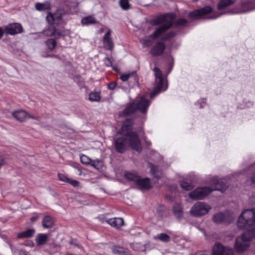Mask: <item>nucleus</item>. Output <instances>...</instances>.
<instances>
[{"label":"nucleus","mask_w":255,"mask_h":255,"mask_svg":"<svg viewBox=\"0 0 255 255\" xmlns=\"http://www.w3.org/2000/svg\"><path fill=\"white\" fill-rule=\"evenodd\" d=\"M68 183L70 184L74 187H77L79 185V182L78 181L70 178H69Z\"/></svg>","instance_id":"nucleus-41"},{"label":"nucleus","mask_w":255,"mask_h":255,"mask_svg":"<svg viewBox=\"0 0 255 255\" xmlns=\"http://www.w3.org/2000/svg\"><path fill=\"white\" fill-rule=\"evenodd\" d=\"M131 127L130 126H127V125H126L125 124L124 125V126L122 127V132H124V130H127V129H129V128H130Z\"/></svg>","instance_id":"nucleus-47"},{"label":"nucleus","mask_w":255,"mask_h":255,"mask_svg":"<svg viewBox=\"0 0 255 255\" xmlns=\"http://www.w3.org/2000/svg\"><path fill=\"white\" fill-rule=\"evenodd\" d=\"M180 185L181 188L185 190L189 191L193 188V186L190 182L184 180L180 181Z\"/></svg>","instance_id":"nucleus-34"},{"label":"nucleus","mask_w":255,"mask_h":255,"mask_svg":"<svg viewBox=\"0 0 255 255\" xmlns=\"http://www.w3.org/2000/svg\"><path fill=\"white\" fill-rule=\"evenodd\" d=\"M225 219V216L222 213H217L213 217V221L217 224L223 222Z\"/></svg>","instance_id":"nucleus-31"},{"label":"nucleus","mask_w":255,"mask_h":255,"mask_svg":"<svg viewBox=\"0 0 255 255\" xmlns=\"http://www.w3.org/2000/svg\"><path fill=\"white\" fill-rule=\"evenodd\" d=\"M103 31H104V29H103V28H101V29H100V33H102V32H103Z\"/></svg>","instance_id":"nucleus-55"},{"label":"nucleus","mask_w":255,"mask_h":255,"mask_svg":"<svg viewBox=\"0 0 255 255\" xmlns=\"http://www.w3.org/2000/svg\"><path fill=\"white\" fill-rule=\"evenodd\" d=\"M19 255H28L27 253L23 250H20L18 251Z\"/></svg>","instance_id":"nucleus-49"},{"label":"nucleus","mask_w":255,"mask_h":255,"mask_svg":"<svg viewBox=\"0 0 255 255\" xmlns=\"http://www.w3.org/2000/svg\"><path fill=\"white\" fill-rule=\"evenodd\" d=\"M135 184L140 189L148 190L151 187L150 179L148 178H140L139 177Z\"/></svg>","instance_id":"nucleus-16"},{"label":"nucleus","mask_w":255,"mask_h":255,"mask_svg":"<svg viewBox=\"0 0 255 255\" xmlns=\"http://www.w3.org/2000/svg\"><path fill=\"white\" fill-rule=\"evenodd\" d=\"M210 184L212 185V188L209 187H200L191 192L189 194L190 198L193 200H201L213 191L217 190L224 192L228 187L226 183L222 180H218L216 177L213 178Z\"/></svg>","instance_id":"nucleus-3"},{"label":"nucleus","mask_w":255,"mask_h":255,"mask_svg":"<svg viewBox=\"0 0 255 255\" xmlns=\"http://www.w3.org/2000/svg\"><path fill=\"white\" fill-rule=\"evenodd\" d=\"M27 119H34V120H39V118L38 117H35V116H31V115H30L29 114H28V115Z\"/></svg>","instance_id":"nucleus-48"},{"label":"nucleus","mask_w":255,"mask_h":255,"mask_svg":"<svg viewBox=\"0 0 255 255\" xmlns=\"http://www.w3.org/2000/svg\"><path fill=\"white\" fill-rule=\"evenodd\" d=\"M111 250L114 254L119 255H127L128 254L127 249L119 246H114L112 247Z\"/></svg>","instance_id":"nucleus-23"},{"label":"nucleus","mask_w":255,"mask_h":255,"mask_svg":"<svg viewBox=\"0 0 255 255\" xmlns=\"http://www.w3.org/2000/svg\"><path fill=\"white\" fill-rule=\"evenodd\" d=\"M249 202L251 204L255 205V192L250 197Z\"/></svg>","instance_id":"nucleus-44"},{"label":"nucleus","mask_w":255,"mask_h":255,"mask_svg":"<svg viewBox=\"0 0 255 255\" xmlns=\"http://www.w3.org/2000/svg\"><path fill=\"white\" fill-rule=\"evenodd\" d=\"M210 206L203 202H198L191 208L190 213L195 217H200L207 214L211 210Z\"/></svg>","instance_id":"nucleus-8"},{"label":"nucleus","mask_w":255,"mask_h":255,"mask_svg":"<svg viewBox=\"0 0 255 255\" xmlns=\"http://www.w3.org/2000/svg\"><path fill=\"white\" fill-rule=\"evenodd\" d=\"M125 177L128 180L133 181L136 184L139 176L136 172H127L125 173Z\"/></svg>","instance_id":"nucleus-27"},{"label":"nucleus","mask_w":255,"mask_h":255,"mask_svg":"<svg viewBox=\"0 0 255 255\" xmlns=\"http://www.w3.org/2000/svg\"><path fill=\"white\" fill-rule=\"evenodd\" d=\"M212 11L211 7L208 6H205L200 9H197L193 11L190 12L189 14V16L191 18H204L209 19H215L220 15H222L223 13H220L219 14L214 13L212 16L208 17L207 15Z\"/></svg>","instance_id":"nucleus-6"},{"label":"nucleus","mask_w":255,"mask_h":255,"mask_svg":"<svg viewBox=\"0 0 255 255\" xmlns=\"http://www.w3.org/2000/svg\"><path fill=\"white\" fill-rule=\"evenodd\" d=\"M89 100L91 102H99L101 100V93L93 91L89 94Z\"/></svg>","instance_id":"nucleus-28"},{"label":"nucleus","mask_w":255,"mask_h":255,"mask_svg":"<svg viewBox=\"0 0 255 255\" xmlns=\"http://www.w3.org/2000/svg\"><path fill=\"white\" fill-rule=\"evenodd\" d=\"M90 165L93 167L94 168L99 170L103 166V162L101 160L97 159V160H91V162Z\"/></svg>","instance_id":"nucleus-33"},{"label":"nucleus","mask_w":255,"mask_h":255,"mask_svg":"<svg viewBox=\"0 0 255 255\" xmlns=\"http://www.w3.org/2000/svg\"><path fill=\"white\" fill-rule=\"evenodd\" d=\"M127 144L138 152L141 151L140 141L138 135L134 132L128 131L125 135L117 138L114 141L116 150L120 153H123L125 151Z\"/></svg>","instance_id":"nucleus-2"},{"label":"nucleus","mask_w":255,"mask_h":255,"mask_svg":"<svg viewBox=\"0 0 255 255\" xmlns=\"http://www.w3.org/2000/svg\"><path fill=\"white\" fill-rule=\"evenodd\" d=\"M66 15V11L63 9H57L54 13H48L46 19L50 24H61Z\"/></svg>","instance_id":"nucleus-10"},{"label":"nucleus","mask_w":255,"mask_h":255,"mask_svg":"<svg viewBox=\"0 0 255 255\" xmlns=\"http://www.w3.org/2000/svg\"><path fill=\"white\" fill-rule=\"evenodd\" d=\"M130 76V74H123L121 76V79L123 81H128V79L129 78Z\"/></svg>","instance_id":"nucleus-43"},{"label":"nucleus","mask_w":255,"mask_h":255,"mask_svg":"<svg viewBox=\"0 0 255 255\" xmlns=\"http://www.w3.org/2000/svg\"><path fill=\"white\" fill-rule=\"evenodd\" d=\"M238 228L241 230L252 227L243 234L251 242L255 239V208L246 209L239 216L237 222Z\"/></svg>","instance_id":"nucleus-1"},{"label":"nucleus","mask_w":255,"mask_h":255,"mask_svg":"<svg viewBox=\"0 0 255 255\" xmlns=\"http://www.w3.org/2000/svg\"><path fill=\"white\" fill-rule=\"evenodd\" d=\"M251 241L242 234L236 239L234 248L235 251L240 254L246 252L250 247Z\"/></svg>","instance_id":"nucleus-9"},{"label":"nucleus","mask_w":255,"mask_h":255,"mask_svg":"<svg viewBox=\"0 0 255 255\" xmlns=\"http://www.w3.org/2000/svg\"><path fill=\"white\" fill-rule=\"evenodd\" d=\"M21 25L18 23H10L4 28V32L7 35H15L22 31Z\"/></svg>","instance_id":"nucleus-13"},{"label":"nucleus","mask_w":255,"mask_h":255,"mask_svg":"<svg viewBox=\"0 0 255 255\" xmlns=\"http://www.w3.org/2000/svg\"><path fill=\"white\" fill-rule=\"evenodd\" d=\"M80 160L81 162L84 164L90 165L92 159L87 155L82 154L81 156H80Z\"/></svg>","instance_id":"nucleus-37"},{"label":"nucleus","mask_w":255,"mask_h":255,"mask_svg":"<svg viewBox=\"0 0 255 255\" xmlns=\"http://www.w3.org/2000/svg\"><path fill=\"white\" fill-rule=\"evenodd\" d=\"M176 33L174 31H170L167 33H164L161 37V41H158L151 48L150 54L154 56H157L162 55L165 48V44L163 42L169 40L175 35Z\"/></svg>","instance_id":"nucleus-5"},{"label":"nucleus","mask_w":255,"mask_h":255,"mask_svg":"<svg viewBox=\"0 0 255 255\" xmlns=\"http://www.w3.org/2000/svg\"><path fill=\"white\" fill-rule=\"evenodd\" d=\"M154 240H159L163 243H168L170 241V237L165 233L157 234L153 237Z\"/></svg>","instance_id":"nucleus-29"},{"label":"nucleus","mask_w":255,"mask_h":255,"mask_svg":"<svg viewBox=\"0 0 255 255\" xmlns=\"http://www.w3.org/2000/svg\"><path fill=\"white\" fill-rule=\"evenodd\" d=\"M58 177L59 180L66 183H68L69 179V178L66 174L61 173L58 174Z\"/></svg>","instance_id":"nucleus-39"},{"label":"nucleus","mask_w":255,"mask_h":255,"mask_svg":"<svg viewBox=\"0 0 255 255\" xmlns=\"http://www.w3.org/2000/svg\"><path fill=\"white\" fill-rule=\"evenodd\" d=\"M104 61L105 64L107 66L110 67L112 66V62L109 58L106 57L105 58H104Z\"/></svg>","instance_id":"nucleus-42"},{"label":"nucleus","mask_w":255,"mask_h":255,"mask_svg":"<svg viewBox=\"0 0 255 255\" xmlns=\"http://www.w3.org/2000/svg\"><path fill=\"white\" fill-rule=\"evenodd\" d=\"M111 226L117 229L120 228L124 225V219L122 218H111L107 221Z\"/></svg>","instance_id":"nucleus-18"},{"label":"nucleus","mask_w":255,"mask_h":255,"mask_svg":"<svg viewBox=\"0 0 255 255\" xmlns=\"http://www.w3.org/2000/svg\"><path fill=\"white\" fill-rule=\"evenodd\" d=\"M75 5H76V6H78V3H76V4H75Z\"/></svg>","instance_id":"nucleus-56"},{"label":"nucleus","mask_w":255,"mask_h":255,"mask_svg":"<svg viewBox=\"0 0 255 255\" xmlns=\"http://www.w3.org/2000/svg\"><path fill=\"white\" fill-rule=\"evenodd\" d=\"M96 22V20L94 17L91 15H89L85 17H83L81 19V23L83 25H88L90 24H94Z\"/></svg>","instance_id":"nucleus-30"},{"label":"nucleus","mask_w":255,"mask_h":255,"mask_svg":"<svg viewBox=\"0 0 255 255\" xmlns=\"http://www.w3.org/2000/svg\"><path fill=\"white\" fill-rule=\"evenodd\" d=\"M251 179L252 182L255 184V172L251 177Z\"/></svg>","instance_id":"nucleus-52"},{"label":"nucleus","mask_w":255,"mask_h":255,"mask_svg":"<svg viewBox=\"0 0 255 255\" xmlns=\"http://www.w3.org/2000/svg\"><path fill=\"white\" fill-rule=\"evenodd\" d=\"M116 85H117V84L115 82H112L108 84V88L109 90H113L115 89Z\"/></svg>","instance_id":"nucleus-45"},{"label":"nucleus","mask_w":255,"mask_h":255,"mask_svg":"<svg viewBox=\"0 0 255 255\" xmlns=\"http://www.w3.org/2000/svg\"><path fill=\"white\" fill-rule=\"evenodd\" d=\"M35 7L38 11H47L50 9L51 4L49 2L46 1L43 3H36Z\"/></svg>","instance_id":"nucleus-25"},{"label":"nucleus","mask_w":255,"mask_h":255,"mask_svg":"<svg viewBox=\"0 0 255 255\" xmlns=\"http://www.w3.org/2000/svg\"><path fill=\"white\" fill-rule=\"evenodd\" d=\"M213 255H233L234 252L232 248L224 247L220 243H216L213 248Z\"/></svg>","instance_id":"nucleus-12"},{"label":"nucleus","mask_w":255,"mask_h":255,"mask_svg":"<svg viewBox=\"0 0 255 255\" xmlns=\"http://www.w3.org/2000/svg\"><path fill=\"white\" fill-rule=\"evenodd\" d=\"M137 110L134 102L130 103L123 111V115L125 116H129L134 113Z\"/></svg>","instance_id":"nucleus-26"},{"label":"nucleus","mask_w":255,"mask_h":255,"mask_svg":"<svg viewBox=\"0 0 255 255\" xmlns=\"http://www.w3.org/2000/svg\"><path fill=\"white\" fill-rule=\"evenodd\" d=\"M69 244L72 245V246H74L75 247H78L79 246V244L78 243H77V242L75 240H74V239H72L71 240L70 242H69Z\"/></svg>","instance_id":"nucleus-46"},{"label":"nucleus","mask_w":255,"mask_h":255,"mask_svg":"<svg viewBox=\"0 0 255 255\" xmlns=\"http://www.w3.org/2000/svg\"><path fill=\"white\" fill-rule=\"evenodd\" d=\"M39 218V216H33V217H32L30 219V220L32 222H35V221H36Z\"/></svg>","instance_id":"nucleus-50"},{"label":"nucleus","mask_w":255,"mask_h":255,"mask_svg":"<svg viewBox=\"0 0 255 255\" xmlns=\"http://www.w3.org/2000/svg\"><path fill=\"white\" fill-rule=\"evenodd\" d=\"M54 223V219L49 216H45L42 220V225L44 228H51Z\"/></svg>","instance_id":"nucleus-20"},{"label":"nucleus","mask_w":255,"mask_h":255,"mask_svg":"<svg viewBox=\"0 0 255 255\" xmlns=\"http://www.w3.org/2000/svg\"><path fill=\"white\" fill-rule=\"evenodd\" d=\"M46 45L50 50L54 49L57 44L56 40L54 39H48L46 41Z\"/></svg>","instance_id":"nucleus-35"},{"label":"nucleus","mask_w":255,"mask_h":255,"mask_svg":"<svg viewBox=\"0 0 255 255\" xmlns=\"http://www.w3.org/2000/svg\"><path fill=\"white\" fill-rule=\"evenodd\" d=\"M48 240V235L46 234H39L35 238V241L38 246L45 244Z\"/></svg>","instance_id":"nucleus-22"},{"label":"nucleus","mask_w":255,"mask_h":255,"mask_svg":"<svg viewBox=\"0 0 255 255\" xmlns=\"http://www.w3.org/2000/svg\"><path fill=\"white\" fill-rule=\"evenodd\" d=\"M119 4L124 10H128L130 8L128 0H120Z\"/></svg>","instance_id":"nucleus-36"},{"label":"nucleus","mask_w":255,"mask_h":255,"mask_svg":"<svg viewBox=\"0 0 255 255\" xmlns=\"http://www.w3.org/2000/svg\"><path fill=\"white\" fill-rule=\"evenodd\" d=\"M153 71L155 73V83L156 84V90L151 93V98H152L154 96L159 93L160 91H164L167 89V86L164 84L163 77L162 71L157 67H155L153 68Z\"/></svg>","instance_id":"nucleus-7"},{"label":"nucleus","mask_w":255,"mask_h":255,"mask_svg":"<svg viewBox=\"0 0 255 255\" xmlns=\"http://www.w3.org/2000/svg\"><path fill=\"white\" fill-rule=\"evenodd\" d=\"M111 30L109 29L103 37V42L105 48L112 50L114 47V43L111 38Z\"/></svg>","instance_id":"nucleus-14"},{"label":"nucleus","mask_w":255,"mask_h":255,"mask_svg":"<svg viewBox=\"0 0 255 255\" xmlns=\"http://www.w3.org/2000/svg\"><path fill=\"white\" fill-rule=\"evenodd\" d=\"M4 30L2 29V28L0 27V39L2 37Z\"/></svg>","instance_id":"nucleus-53"},{"label":"nucleus","mask_w":255,"mask_h":255,"mask_svg":"<svg viewBox=\"0 0 255 255\" xmlns=\"http://www.w3.org/2000/svg\"><path fill=\"white\" fill-rule=\"evenodd\" d=\"M134 102L137 110L143 114L146 113L150 102L146 96H142L137 98Z\"/></svg>","instance_id":"nucleus-11"},{"label":"nucleus","mask_w":255,"mask_h":255,"mask_svg":"<svg viewBox=\"0 0 255 255\" xmlns=\"http://www.w3.org/2000/svg\"><path fill=\"white\" fill-rule=\"evenodd\" d=\"M133 249L138 251H144L145 250V245L140 243H135L133 245Z\"/></svg>","instance_id":"nucleus-38"},{"label":"nucleus","mask_w":255,"mask_h":255,"mask_svg":"<svg viewBox=\"0 0 255 255\" xmlns=\"http://www.w3.org/2000/svg\"><path fill=\"white\" fill-rule=\"evenodd\" d=\"M145 141L146 142V143L147 145L150 146L151 144V142L146 141V140H145Z\"/></svg>","instance_id":"nucleus-54"},{"label":"nucleus","mask_w":255,"mask_h":255,"mask_svg":"<svg viewBox=\"0 0 255 255\" xmlns=\"http://www.w3.org/2000/svg\"><path fill=\"white\" fill-rule=\"evenodd\" d=\"M236 0H221L217 5V8L219 10H222L230 5L234 3Z\"/></svg>","instance_id":"nucleus-24"},{"label":"nucleus","mask_w":255,"mask_h":255,"mask_svg":"<svg viewBox=\"0 0 255 255\" xmlns=\"http://www.w3.org/2000/svg\"><path fill=\"white\" fill-rule=\"evenodd\" d=\"M166 16L167 15H161L157 17L152 20V23L155 25H158L161 23H164L162 25L158 27L149 36L141 40V43L143 47H147L150 46L153 43V41L151 39V38L156 39L161 37L171 27L172 25V20H170L166 21Z\"/></svg>","instance_id":"nucleus-4"},{"label":"nucleus","mask_w":255,"mask_h":255,"mask_svg":"<svg viewBox=\"0 0 255 255\" xmlns=\"http://www.w3.org/2000/svg\"><path fill=\"white\" fill-rule=\"evenodd\" d=\"M43 34L46 36H54L55 38H59L61 36V33L57 31L53 25L49 26L43 32Z\"/></svg>","instance_id":"nucleus-15"},{"label":"nucleus","mask_w":255,"mask_h":255,"mask_svg":"<svg viewBox=\"0 0 255 255\" xmlns=\"http://www.w3.org/2000/svg\"><path fill=\"white\" fill-rule=\"evenodd\" d=\"M35 233V230L34 229H29L25 231L22 232L17 235V238L23 239L32 237Z\"/></svg>","instance_id":"nucleus-19"},{"label":"nucleus","mask_w":255,"mask_h":255,"mask_svg":"<svg viewBox=\"0 0 255 255\" xmlns=\"http://www.w3.org/2000/svg\"><path fill=\"white\" fill-rule=\"evenodd\" d=\"M12 115L16 120L24 122L27 119L28 114L24 111L18 110L13 112Z\"/></svg>","instance_id":"nucleus-17"},{"label":"nucleus","mask_w":255,"mask_h":255,"mask_svg":"<svg viewBox=\"0 0 255 255\" xmlns=\"http://www.w3.org/2000/svg\"><path fill=\"white\" fill-rule=\"evenodd\" d=\"M173 211L177 218L179 219L183 217V207L180 203H175L173 207Z\"/></svg>","instance_id":"nucleus-21"},{"label":"nucleus","mask_w":255,"mask_h":255,"mask_svg":"<svg viewBox=\"0 0 255 255\" xmlns=\"http://www.w3.org/2000/svg\"><path fill=\"white\" fill-rule=\"evenodd\" d=\"M10 249L11 250L12 253L13 254H16V253H17V250L11 245H10Z\"/></svg>","instance_id":"nucleus-51"},{"label":"nucleus","mask_w":255,"mask_h":255,"mask_svg":"<svg viewBox=\"0 0 255 255\" xmlns=\"http://www.w3.org/2000/svg\"><path fill=\"white\" fill-rule=\"evenodd\" d=\"M150 172L153 177L158 178L160 176V171L158 167L151 165Z\"/></svg>","instance_id":"nucleus-32"},{"label":"nucleus","mask_w":255,"mask_h":255,"mask_svg":"<svg viewBox=\"0 0 255 255\" xmlns=\"http://www.w3.org/2000/svg\"><path fill=\"white\" fill-rule=\"evenodd\" d=\"M187 20L184 18H179L176 21V25L181 26L186 24Z\"/></svg>","instance_id":"nucleus-40"}]
</instances>
